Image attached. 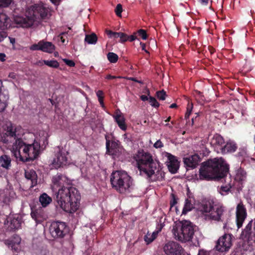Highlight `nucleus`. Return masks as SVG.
<instances>
[{"label":"nucleus","mask_w":255,"mask_h":255,"mask_svg":"<svg viewBox=\"0 0 255 255\" xmlns=\"http://www.w3.org/2000/svg\"><path fill=\"white\" fill-rule=\"evenodd\" d=\"M106 32L110 38H120V42H125L128 40V35L124 33L113 32L111 30H107Z\"/></svg>","instance_id":"a878e982"},{"label":"nucleus","mask_w":255,"mask_h":255,"mask_svg":"<svg viewBox=\"0 0 255 255\" xmlns=\"http://www.w3.org/2000/svg\"><path fill=\"white\" fill-rule=\"evenodd\" d=\"M21 242L20 238L17 235L13 236L12 239L10 240H7L6 243L9 246H11L12 249L16 250L14 246L16 245H19Z\"/></svg>","instance_id":"2f4dec72"},{"label":"nucleus","mask_w":255,"mask_h":255,"mask_svg":"<svg viewBox=\"0 0 255 255\" xmlns=\"http://www.w3.org/2000/svg\"><path fill=\"white\" fill-rule=\"evenodd\" d=\"M200 161L199 156L194 154L184 158V163L188 167L194 168L196 167Z\"/></svg>","instance_id":"6ab92c4d"},{"label":"nucleus","mask_w":255,"mask_h":255,"mask_svg":"<svg viewBox=\"0 0 255 255\" xmlns=\"http://www.w3.org/2000/svg\"><path fill=\"white\" fill-rule=\"evenodd\" d=\"M128 79L130 80H131V81H135L136 82L139 83H142V82L140 81H138V80H136L135 78H133V77H130V78H128Z\"/></svg>","instance_id":"0e129e2a"},{"label":"nucleus","mask_w":255,"mask_h":255,"mask_svg":"<svg viewBox=\"0 0 255 255\" xmlns=\"http://www.w3.org/2000/svg\"><path fill=\"white\" fill-rule=\"evenodd\" d=\"M174 238L181 242L191 241L194 234V229L188 221L175 222L172 230Z\"/></svg>","instance_id":"423d86ee"},{"label":"nucleus","mask_w":255,"mask_h":255,"mask_svg":"<svg viewBox=\"0 0 255 255\" xmlns=\"http://www.w3.org/2000/svg\"><path fill=\"white\" fill-rule=\"evenodd\" d=\"M140 174L146 176L151 181L162 180L164 173L162 170L159 162L153 159L152 155L143 150H139L134 156Z\"/></svg>","instance_id":"f03ea898"},{"label":"nucleus","mask_w":255,"mask_h":255,"mask_svg":"<svg viewBox=\"0 0 255 255\" xmlns=\"http://www.w3.org/2000/svg\"><path fill=\"white\" fill-rule=\"evenodd\" d=\"M45 65L51 68H58L59 66V63L55 60H44Z\"/></svg>","instance_id":"e433bc0d"},{"label":"nucleus","mask_w":255,"mask_h":255,"mask_svg":"<svg viewBox=\"0 0 255 255\" xmlns=\"http://www.w3.org/2000/svg\"><path fill=\"white\" fill-rule=\"evenodd\" d=\"M54 199L57 207L66 212L72 213L79 208L80 194L71 183L67 186H62L57 191H55Z\"/></svg>","instance_id":"7ed1b4c3"},{"label":"nucleus","mask_w":255,"mask_h":255,"mask_svg":"<svg viewBox=\"0 0 255 255\" xmlns=\"http://www.w3.org/2000/svg\"><path fill=\"white\" fill-rule=\"evenodd\" d=\"M163 250L166 255H184L183 248L174 241L166 243L163 246Z\"/></svg>","instance_id":"1a4fd4ad"},{"label":"nucleus","mask_w":255,"mask_h":255,"mask_svg":"<svg viewBox=\"0 0 255 255\" xmlns=\"http://www.w3.org/2000/svg\"><path fill=\"white\" fill-rule=\"evenodd\" d=\"M49 233L54 238H62L67 232L66 225L62 222H52L49 227Z\"/></svg>","instance_id":"6e6552de"},{"label":"nucleus","mask_w":255,"mask_h":255,"mask_svg":"<svg viewBox=\"0 0 255 255\" xmlns=\"http://www.w3.org/2000/svg\"><path fill=\"white\" fill-rule=\"evenodd\" d=\"M2 83L0 80V112H2L6 107L7 101L8 100V95L2 92Z\"/></svg>","instance_id":"aec40b11"},{"label":"nucleus","mask_w":255,"mask_h":255,"mask_svg":"<svg viewBox=\"0 0 255 255\" xmlns=\"http://www.w3.org/2000/svg\"><path fill=\"white\" fill-rule=\"evenodd\" d=\"M140 99L143 101H147V100H149L148 97L144 95H141L140 96Z\"/></svg>","instance_id":"4d7b16f0"},{"label":"nucleus","mask_w":255,"mask_h":255,"mask_svg":"<svg viewBox=\"0 0 255 255\" xmlns=\"http://www.w3.org/2000/svg\"><path fill=\"white\" fill-rule=\"evenodd\" d=\"M67 34V32H62L58 36V38H59L62 42V43H64L65 42V39L64 38L63 35H65Z\"/></svg>","instance_id":"09e8293b"},{"label":"nucleus","mask_w":255,"mask_h":255,"mask_svg":"<svg viewBox=\"0 0 255 255\" xmlns=\"http://www.w3.org/2000/svg\"><path fill=\"white\" fill-rule=\"evenodd\" d=\"M68 152L66 150L59 148L55 155L52 164L55 168L67 165L69 163Z\"/></svg>","instance_id":"9d476101"},{"label":"nucleus","mask_w":255,"mask_h":255,"mask_svg":"<svg viewBox=\"0 0 255 255\" xmlns=\"http://www.w3.org/2000/svg\"><path fill=\"white\" fill-rule=\"evenodd\" d=\"M85 41L90 44H95L97 42V37L95 33L86 35Z\"/></svg>","instance_id":"f704fd0d"},{"label":"nucleus","mask_w":255,"mask_h":255,"mask_svg":"<svg viewBox=\"0 0 255 255\" xmlns=\"http://www.w3.org/2000/svg\"><path fill=\"white\" fill-rule=\"evenodd\" d=\"M210 143L215 148L220 149L224 143V139L220 135L216 134L211 138Z\"/></svg>","instance_id":"b1692460"},{"label":"nucleus","mask_w":255,"mask_h":255,"mask_svg":"<svg viewBox=\"0 0 255 255\" xmlns=\"http://www.w3.org/2000/svg\"><path fill=\"white\" fill-rule=\"evenodd\" d=\"M36 64L38 66H42L44 64V60H39V61H37Z\"/></svg>","instance_id":"13d9d810"},{"label":"nucleus","mask_w":255,"mask_h":255,"mask_svg":"<svg viewBox=\"0 0 255 255\" xmlns=\"http://www.w3.org/2000/svg\"><path fill=\"white\" fill-rule=\"evenodd\" d=\"M110 180L113 187L121 193L128 192L132 185L131 177L124 171L113 172Z\"/></svg>","instance_id":"0eeeda50"},{"label":"nucleus","mask_w":255,"mask_h":255,"mask_svg":"<svg viewBox=\"0 0 255 255\" xmlns=\"http://www.w3.org/2000/svg\"><path fill=\"white\" fill-rule=\"evenodd\" d=\"M98 100H99V102H100V105H101V106L102 107H104V102H103V98L99 99Z\"/></svg>","instance_id":"338daca9"},{"label":"nucleus","mask_w":255,"mask_h":255,"mask_svg":"<svg viewBox=\"0 0 255 255\" xmlns=\"http://www.w3.org/2000/svg\"><path fill=\"white\" fill-rule=\"evenodd\" d=\"M199 1L204 5H207L208 2V0H199Z\"/></svg>","instance_id":"69168bd1"},{"label":"nucleus","mask_w":255,"mask_h":255,"mask_svg":"<svg viewBox=\"0 0 255 255\" xmlns=\"http://www.w3.org/2000/svg\"><path fill=\"white\" fill-rule=\"evenodd\" d=\"M107 152L112 155H116L119 151V144L118 141H112L111 143L110 140L106 141Z\"/></svg>","instance_id":"4be33fe9"},{"label":"nucleus","mask_w":255,"mask_h":255,"mask_svg":"<svg viewBox=\"0 0 255 255\" xmlns=\"http://www.w3.org/2000/svg\"><path fill=\"white\" fill-rule=\"evenodd\" d=\"M107 58L111 63H115L117 62L119 57L117 54L113 52H109L107 54Z\"/></svg>","instance_id":"c9c22d12"},{"label":"nucleus","mask_w":255,"mask_h":255,"mask_svg":"<svg viewBox=\"0 0 255 255\" xmlns=\"http://www.w3.org/2000/svg\"><path fill=\"white\" fill-rule=\"evenodd\" d=\"M7 36V34L5 30H0V42L2 41Z\"/></svg>","instance_id":"49530a36"},{"label":"nucleus","mask_w":255,"mask_h":255,"mask_svg":"<svg viewBox=\"0 0 255 255\" xmlns=\"http://www.w3.org/2000/svg\"><path fill=\"white\" fill-rule=\"evenodd\" d=\"M194 208L193 204L191 199H186L185 201V204L183 209L182 213L186 214L187 212L190 211Z\"/></svg>","instance_id":"72a5a7b5"},{"label":"nucleus","mask_w":255,"mask_h":255,"mask_svg":"<svg viewBox=\"0 0 255 255\" xmlns=\"http://www.w3.org/2000/svg\"><path fill=\"white\" fill-rule=\"evenodd\" d=\"M50 15L51 9L47 4L42 2L35 4L29 9L26 17L21 19L22 26L26 27H30L37 18L40 17L42 19H46Z\"/></svg>","instance_id":"39448f33"},{"label":"nucleus","mask_w":255,"mask_h":255,"mask_svg":"<svg viewBox=\"0 0 255 255\" xmlns=\"http://www.w3.org/2000/svg\"><path fill=\"white\" fill-rule=\"evenodd\" d=\"M40 41L41 51L48 53H52L55 50V46L52 42L44 40H41Z\"/></svg>","instance_id":"bb28decb"},{"label":"nucleus","mask_w":255,"mask_h":255,"mask_svg":"<svg viewBox=\"0 0 255 255\" xmlns=\"http://www.w3.org/2000/svg\"><path fill=\"white\" fill-rule=\"evenodd\" d=\"M30 49L31 50H41V41H40L37 44L32 45Z\"/></svg>","instance_id":"ea45409f"},{"label":"nucleus","mask_w":255,"mask_h":255,"mask_svg":"<svg viewBox=\"0 0 255 255\" xmlns=\"http://www.w3.org/2000/svg\"><path fill=\"white\" fill-rule=\"evenodd\" d=\"M163 144L160 140L156 141L153 145V146L156 148H161L163 147Z\"/></svg>","instance_id":"de8ad7c7"},{"label":"nucleus","mask_w":255,"mask_h":255,"mask_svg":"<svg viewBox=\"0 0 255 255\" xmlns=\"http://www.w3.org/2000/svg\"><path fill=\"white\" fill-rule=\"evenodd\" d=\"M138 35L141 37L143 40H145L147 38V35L146 32L143 29H140L138 31Z\"/></svg>","instance_id":"c03bdc74"},{"label":"nucleus","mask_w":255,"mask_h":255,"mask_svg":"<svg viewBox=\"0 0 255 255\" xmlns=\"http://www.w3.org/2000/svg\"><path fill=\"white\" fill-rule=\"evenodd\" d=\"M10 220V227L12 229H18L21 226V219L15 216L12 219L8 218Z\"/></svg>","instance_id":"7c9ffc66"},{"label":"nucleus","mask_w":255,"mask_h":255,"mask_svg":"<svg viewBox=\"0 0 255 255\" xmlns=\"http://www.w3.org/2000/svg\"><path fill=\"white\" fill-rule=\"evenodd\" d=\"M113 117L119 127L122 130L125 131L127 128V126L126 124V119L123 114L119 110H117L113 116Z\"/></svg>","instance_id":"2eb2a0df"},{"label":"nucleus","mask_w":255,"mask_h":255,"mask_svg":"<svg viewBox=\"0 0 255 255\" xmlns=\"http://www.w3.org/2000/svg\"><path fill=\"white\" fill-rule=\"evenodd\" d=\"M63 60L66 65L70 67H74L75 65L74 62L72 60H69L67 59H63Z\"/></svg>","instance_id":"a18cd8bd"},{"label":"nucleus","mask_w":255,"mask_h":255,"mask_svg":"<svg viewBox=\"0 0 255 255\" xmlns=\"http://www.w3.org/2000/svg\"><path fill=\"white\" fill-rule=\"evenodd\" d=\"M223 228L224 229H227L228 228H231V227H230V224L228 222H227L226 223L224 224Z\"/></svg>","instance_id":"e2e57ef3"},{"label":"nucleus","mask_w":255,"mask_h":255,"mask_svg":"<svg viewBox=\"0 0 255 255\" xmlns=\"http://www.w3.org/2000/svg\"><path fill=\"white\" fill-rule=\"evenodd\" d=\"M164 156L167 158L165 163L169 172L176 173L179 168V162L177 158L168 152H165Z\"/></svg>","instance_id":"ddd939ff"},{"label":"nucleus","mask_w":255,"mask_h":255,"mask_svg":"<svg viewBox=\"0 0 255 255\" xmlns=\"http://www.w3.org/2000/svg\"><path fill=\"white\" fill-rule=\"evenodd\" d=\"M136 39V37L134 35L128 36V40L129 41H133Z\"/></svg>","instance_id":"5fc2aeb1"},{"label":"nucleus","mask_w":255,"mask_h":255,"mask_svg":"<svg viewBox=\"0 0 255 255\" xmlns=\"http://www.w3.org/2000/svg\"><path fill=\"white\" fill-rule=\"evenodd\" d=\"M149 102L152 107H158L159 106V104L157 102L156 100L153 97H149Z\"/></svg>","instance_id":"58836bf2"},{"label":"nucleus","mask_w":255,"mask_h":255,"mask_svg":"<svg viewBox=\"0 0 255 255\" xmlns=\"http://www.w3.org/2000/svg\"><path fill=\"white\" fill-rule=\"evenodd\" d=\"M157 98L160 100H164L166 98V92L164 90L157 91L156 92Z\"/></svg>","instance_id":"4c0bfd02"},{"label":"nucleus","mask_w":255,"mask_h":255,"mask_svg":"<svg viewBox=\"0 0 255 255\" xmlns=\"http://www.w3.org/2000/svg\"><path fill=\"white\" fill-rule=\"evenodd\" d=\"M15 197L14 192L11 189H5L0 193V200L5 204L10 202L15 198Z\"/></svg>","instance_id":"dca6fc26"},{"label":"nucleus","mask_w":255,"mask_h":255,"mask_svg":"<svg viewBox=\"0 0 255 255\" xmlns=\"http://www.w3.org/2000/svg\"><path fill=\"white\" fill-rule=\"evenodd\" d=\"M123 11L122 6L121 4H118L116 8L115 12L116 14L119 16H121V13Z\"/></svg>","instance_id":"a19ab883"},{"label":"nucleus","mask_w":255,"mask_h":255,"mask_svg":"<svg viewBox=\"0 0 255 255\" xmlns=\"http://www.w3.org/2000/svg\"><path fill=\"white\" fill-rule=\"evenodd\" d=\"M198 210L206 220L223 222L226 218L227 211L222 204H214L211 201H207L201 203Z\"/></svg>","instance_id":"20e7f679"},{"label":"nucleus","mask_w":255,"mask_h":255,"mask_svg":"<svg viewBox=\"0 0 255 255\" xmlns=\"http://www.w3.org/2000/svg\"><path fill=\"white\" fill-rule=\"evenodd\" d=\"M229 167L222 158H215L204 162L200 169V178L202 180L223 179L225 185L219 189L222 195H226L234 185L231 176L228 175Z\"/></svg>","instance_id":"f257e3e1"},{"label":"nucleus","mask_w":255,"mask_h":255,"mask_svg":"<svg viewBox=\"0 0 255 255\" xmlns=\"http://www.w3.org/2000/svg\"><path fill=\"white\" fill-rule=\"evenodd\" d=\"M198 255H210V253L204 250H200L199 251Z\"/></svg>","instance_id":"8fccbe9b"},{"label":"nucleus","mask_w":255,"mask_h":255,"mask_svg":"<svg viewBox=\"0 0 255 255\" xmlns=\"http://www.w3.org/2000/svg\"><path fill=\"white\" fill-rule=\"evenodd\" d=\"M177 107V105L175 104V103H173L172 104H171L170 106V108H175Z\"/></svg>","instance_id":"774afa93"},{"label":"nucleus","mask_w":255,"mask_h":255,"mask_svg":"<svg viewBox=\"0 0 255 255\" xmlns=\"http://www.w3.org/2000/svg\"><path fill=\"white\" fill-rule=\"evenodd\" d=\"M140 45L142 48V50L145 51L146 52H148L145 49V44L143 43L140 42Z\"/></svg>","instance_id":"052dcab7"},{"label":"nucleus","mask_w":255,"mask_h":255,"mask_svg":"<svg viewBox=\"0 0 255 255\" xmlns=\"http://www.w3.org/2000/svg\"><path fill=\"white\" fill-rule=\"evenodd\" d=\"M192 107H193L192 104H191V105L188 104V107L187 108V111H186V113L185 115V117L186 119L189 118L190 115L192 111Z\"/></svg>","instance_id":"37998d69"},{"label":"nucleus","mask_w":255,"mask_h":255,"mask_svg":"<svg viewBox=\"0 0 255 255\" xmlns=\"http://www.w3.org/2000/svg\"><path fill=\"white\" fill-rule=\"evenodd\" d=\"M246 178L247 174L246 171L244 169L240 168L236 171L234 181L242 184L246 180Z\"/></svg>","instance_id":"cd10ccee"},{"label":"nucleus","mask_w":255,"mask_h":255,"mask_svg":"<svg viewBox=\"0 0 255 255\" xmlns=\"http://www.w3.org/2000/svg\"><path fill=\"white\" fill-rule=\"evenodd\" d=\"M11 2V0H0V6L7 7Z\"/></svg>","instance_id":"79ce46f5"},{"label":"nucleus","mask_w":255,"mask_h":255,"mask_svg":"<svg viewBox=\"0 0 255 255\" xmlns=\"http://www.w3.org/2000/svg\"><path fill=\"white\" fill-rule=\"evenodd\" d=\"M5 57V55L3 53H0V60L1 61H4V58Z\"/></svg>","instance_id":"680f3d73"},{"label":"nucleus","mask_w":255,"mask_h":255,"mask_svg":"<svg viewBox=\"0 0 255 255\" xmlns=\"http://www.w3.org/2000/svg\"><path fill=\"white\" fill-rule=\"evenodd\" d=\"M158 231H154L152 233L148 232L144 237V240L147 244H149L153 242L156 238Z\"/></svg>","instance_id":"473e14b6"},{"label":"nucleus","mask_w":255,"mask_h":255,"mask_svg":"<svg viewBox=\"0 0 255 255\" xmlns=\"http://www.w3.org/2000/svg\"><path fill=\"white\" fill-rule=\"evenodd\" d=\"M52 3H53V4H54L55 5H59L60 1H61V0H50Z\"/></svg>","instance_id":"864d4df0"},{"label":"nucleus","mask_w":255,"mask_h":255,"mask_svg":"<svg viewBox=\"0 0 255 255\" xmlns=\"http://www.w3.org/2000/svg\"><path fill=\"white\" fill-rule=\"evenodd\" d=\"M39 200L42 206L43 207H46L51 203L52 198L46 193H43L40 196Z\"/></svg>","instance_id":"c756f323"},{"label":"nucleus","mask_w":255,"mask_h":255,"mask_svg":"<svg viewBox=\"0 0 255 255\" xmlns=\"http://www.w3.org/2000/svg\"><path fill=\"white\" fill-rule=\"evenodd\" d=\"M116 78H120L121 77H116V76H112L111 75H108L106 77V79H115Z\"/></svg>","instance_id":"6e6d98bb"},{"label":"nucleus","mask_w":255,"mask_h":255,"mask_svg":"<svg viewBox=\"0 0 255 255\" xmlns=\"http://www.w3.org/2000/svg\"><path fill=\"white\" fill-rule=\"evenodd\" d=\"M237 148L236 144L233 141H229L224 146L220 148V152L223 154L229 152H234Z\"/></svg>","instance_id":"393cba45"},{"label":"nucleus","mask_w":255,"mask_h":255,"mask_svg":"<svg viewBox=\"0 0 255 255\" xmlns=\"http://www.w3.org/2000/svg\"><path fill=\"white\" fill-rule=\"evenodd\" d=\"M252 222V221H251L248 223L241 235V239H242L245 242H249L251 240H252L254 237V235L253 234L251 231Z\"/></svg>","instance_id":"f3484780"},{"label":"nucleus","mask_w":255,"mask_h":255,"mask_svg":"<svg viewBox=\"0 0 255 255\" xmlns=\"http://www.w3.org/2000/svg\"><path fill=\"white\" fill-rule=\"evenodd\" d=\"M25 177L30 182V187H33L37 184V177L36 172L34 170L25 171Z\"/></svg>","instance_id":"412c9836"},{"label":"nucleus","mask_w":255,"mask_h":255,"mask_svg":"<svg viewBox=\"0 0 255 255\" xmlns=\"http://www.w3.org/2000/svg\"><path fill=\"white\" fill-rule=\"evenodd\" d=\"M11 161V158L8 155L4 154L0 156V165L6 170L10 168Z\"/></svg>","instance_id":"c85d7f7f"},{"label":"nucleus","mask_w":255,"mask_h":255,"mask_svg":"<svg viewBox=\"0 0 255 255\" xmlns=\"http://www.w3.org/2000/svg\"><path fill=\"white\" fill-rule=\"evenodd\" d=\"M247 215L246 209L242 202H240L236 208V224L238 228L242 226Z\"/></svg>","instance_id":"4468645a"},{"label":"nucleus","mask_w":255,"mask_h":255,"mask_svg":"<svg viewBox=\"0 0 255 255\" xmlns=\"http://www.w3.org/2000/svg\"><path fill=\"white\" fill-rule=\"evenodd\" d=\"M96 95H97V96L98 97V99H101V98H104V93L101 90H98L97 92H96Z\"/></svg>","instance_id":"3c124183"},{"label":"nucleus","mask_w":255,"mask_h":255,"mask_svg":"<svg viewBox=\"0 0 255 255\" xmlns=\"http://www.w3.org/2000/svg\"><path fill=\"white\" fill-rule=\"evenodd\" d=\"M10 26V18L5 14L0 13V30H5Z\"/></svg>","instance_id":"5701e85b"},{"label":"nucleus","mask_w":255,"mask_h":255,"mask_svg":"<svg viewBox=\"0 0 255 255\" xmlns=\"http://www.w3.org/2000/svg\"><path fill=\"white\" fill-rule=\"evenodd\" d=\"M176 203H177V201L176 200V199L174 197H173L172 200L170 202L171 207L174 206Z\"/></svg>","instance_id":"603ef678"},{"label":"nucleus","mask_w":255,"mask_h":255,"mask_svg":"<svg viewBox=\"0 0 255 255\" xmlns=\"http://www.w3.org/2000/svg\"><path fill=\"white\" fill-rule=\"evenodd\" d=\"M8 76L9 78H11V79H13L16 78V74L14 73H9Z\"/></svg>","instance_id":"bf43d9fd"},{"label":"nucleus","mask_w":255,"mask_h":255,"mask_svg":"<svg viewBox=\"0 0 255 255\" xmlns=\"http://www.w3.org/2000/svg\"><path fill=\"white\" fill-rule=\"evenodd\" d=\"M31 216L37 223H41L47 218V216L43 212L41 207L32 211L31 213Z\"/></svg>","instance_id":"a211bd4d"},{"label":"nucleus","mask_w":255,"mask_h":255,"mask_svg":"<svg viewBox=\"0 0 255 255\" xmlns=\"http://www.w3.org/2000/svg\"><path fill=\"white\" fill-rule=\"evenodd\" d=\"M232 235L230 234H225L220 237L216 246L217 250L221 252L228 251L232 244Z\"/></svg>","instance_id":"9b49d317"},{"label":"nucleus","mask_w":255,"mask_h":255,"mask_svg":"<svg viewBox=\"0 0 255 255\" xmlns=\"http://www.w3.org/2000/svg\"><path fill=\"white\" fill-rule=\"evenodd\" d=\"M71 183V181L65 175L57 174L52 178V184L51 185V188L53 192L55 193L56 188L62 186H67V185Z\"/></svg>","instance_id":"f8f14e48"}]
</instances>
